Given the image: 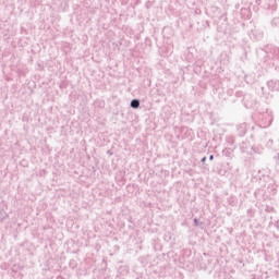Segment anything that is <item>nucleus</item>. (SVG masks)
<instances>
[{
  "mask_svg": "<svg viewBox=\"0 0 279 279\" xmlns=\"http://www.w3.org/2000/svg\"><path fill=\"white\" fill-rule=\"evenodd\" d=\"M8 219V213H5V209H0V221H5Z\"/></svg>",
  "mask_w": 279,
  "mask_h": 279,
  "instance_id": "nucleus-3",
  "label": "nucleus"
},
{
  "mask_svg": "<svg viewBox=\"0 0 279 279\" xmlns=\"http://www.w3.org/2000/svg\"><path fill=\"white\" fill-rule=\"evenodd\" d=\"M271 26L272 27H279V17H274L272 19Z\"/></svg>",
  "mask_w": 279,
  "mask_h": 279,
  "instance_id": "nucleus-4",
  "label": "nucleus"
},
{
  "mask_svg": "<svg viewBox=\"0 0 279 279\" xmlns=\"http://www.w3.org/2000/svg\"><path fill=\"white\" fill-rule=\"evenodd\" d=\"M276 228L279 230V220L276 222Z\"/></svg>",
  "mask_w": 279,
  "mask_h": 279,
  "instance_id": "nucleus-9",
  "label": "nucleus"
},
{
  "mask_svg": "<svg viewBox=\"0 0 279 279\" xmlns=\"http://www.w3.org/2000/svg\"><path fill=\"white\" fill-rule=\"evenodd\" d=\"M250 106H254V104H251V105H250V104H246V107H250Z\"/></svg>",
  "mask_w": 279,
  "mask_h": 279,
  "instance_id": "nucleus-10",
  "label": "nucleus"
},
{
  "mask_svg": "<svg viewBox=\"0 0 279 279\" xmlns=\"http://www.w3.org/2000/svg\"><path fill=\"white\" fill-rule=\"evenodd\" d=\"M238 130L240 131V136H245V124H242Z\"/></svg>",
  "mask_w": 279,
  "mask_h": 279,
  "instance_id": "nucleus-5",
  "label": "nucleus"
},
{
  "mask_svg": "<svg viewBox=\"0 0 279 279\" xmlns=\"http://www.w3.org/2000/svg\"><path fill=\"white\" fill-rule=\"evenodd\" d=\"M209 160H215V156H214V155H210V156H209Z\"/></svg>",
  "mask_w": 279,
  "mask_h": 279,
  "instance_id": "nucleus-7",
  "label": "nucleus"
},
{
  "mask_svg": "<svg viewBox=\"0 0 279 279\" xmlns=\"http://www.w3.org/2000/svg\"><path fill=\"white\" fill-rule=\"evenodd\" d=\"M131 108H133L134 110L141 108V100L140 99H132L130 102Z\"/></svg>",
  "mask_w": 279,
  "mask_h": 279,
  "instance_id": "nucleus-2",
  "label": "nucleus"
},
{
  "mask_svg": "<svg viewBox=\"0 0 279 279\" xmlns=\"http://www.w3.org/2000/svg\"><path fill=\"white\" fill-rule=\"evenodd\" d=\"M194 226H199V220H197V218H194Z\"/></svg>",
  "mask_w": 279,
  "mask_h": 279,
  "instance_id": "nucleus-6",
  "label": "nucleus"
},
{
  "mask_svg": "<svg viewBox=\"0 0 279 279\" xmlns=\"http://www.w3.org/2000/svg\"><path fill=\"white\" fill-rule=\"evenodd\" d=\"M244 101H247V96L244 97Z\"/></svg>",
  "mask_w": 279,
  "mask_h": 279,
  "instance_id": "nucleus-11",
  "label": "nucleus"
},
{
  "mask_svg": "<svg viewBox=\"0 0 279 279\" xmlns=\"http://www.w3.org/2000/svg\"><path fill=\"white\" fill-rule=\"evenodd\" d=\"M268 88H271L272 90L279 92V81H269L267 83Z\"/></svg>",
  "mask_w": 279,
  "mask_h": 279,
  "instance_id": "nucleus-1",
  "label": "nucleus"
},
{
  "mask_svg": "<svg viewBox=\"0 0 279 279\" xmlns=\"http://www.w3.org/2000/svg\"><path fill=\"white\" fill-rule=\"evenodd\" d=\"M201 162H206V157H203V158L201 159Z\"/></svg>",
  "mask_w": 279,
  "mask_h": 279,
  "instance_id": "nucleus-8",
  "label": "nucleus"
}]
</instances>
